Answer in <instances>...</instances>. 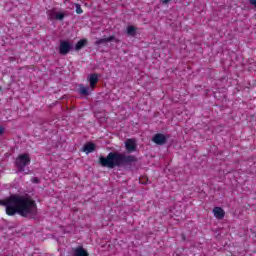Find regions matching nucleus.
<instances>
[{
  "mask_svg": "<svg viewBox=\"0 0 256 256\" xmlns=\"http://www.w3.org/2000/svg\"><path fill=\"white\" fill-rule=\"evenodd\" d=\"M0 205L5 207L6 215H20L21 217H35L37 215V204L31 197L13 194L3 200Z\"/></svg>",
  "mask_w": 256,
  "mask_h": 256,
  "instance_id": "f257e3e1",
  "label": "nucleus"
},
{
  "mask_svg": "<svg viewBox=\"0 0 256 256\" xmlns=\"http://www.w3.org/2000/svg\"><path fill=\"white\" fill-rule=\"evenodd\" d=\"M137 158L131 155H125L119 152H110L107 157L101 156L99 163L102 167H108V169H115V167H121L126 163H135Z\"/></svg>",
  "mask_w": 256,
  "mask_h": 256,
  "instance_id": "f03ea898",
  "label": "nucleus"
},
{
  "mask_svg": "<svg viewBox=\"0 0 256 256\" xmlns=\"http://www.w3.org/2000/svg\"><path fill=\"white\" fill-rule=\"evenodd\" d=\"M31 163L29 154H20L16 159V165L20 171H25V167Z\"/></svg>",
  "mask_w": 256,
  "mask_h": 256,
  "instance_id": "7ed1b4c3",
  "label": "nucleus"
},
{
  "mask_svg": "<svg viewBox=\"0 0 256 256\" xmlns=\"http://www.w3.org/2000/svg\"><path fill=\"white\" fill-rule=\"evenodd\" d=\"M47 17L50 21H63L65 19V13L52 9L47 11Z\"/></svg>",
  "mask_w": 256,
  "mask_h": 256,
  "instance_id": "20e7f679",
  "label": "nucleus"
},
{
  "mask_svg": "<svg viewBox=\"0 0 256 256\" xmlns=\"http://www.w3.org/2000/svg\"><path fill=\"white\" fill-rule=\"evenodd\" d=\"M125 148L128 151V153H133V152L137 151V140L127 139L125 141Z\"/></svg>",
  "mask_w": 256,
  "mask_h": 256,
  "instance_id": "39448f33",
  "label": "nucleus"
},
{
  "mask_svg": "<svg viewBox=\"0 0 256 256\" xmlns=\"http://www.w3.org/2000/svg\"><path fill=\"white\" fill-rule=\"evenodd\" d=\"M71 51V43L69 41H61L59 47L60 55H67Z\"/></svg>",
  "mask_w": 256,
  "mask_h": 256,
  "instance_id": "423d86ee",
  "label": "nucleus"
},
{
  "mask_svg": "<svg viewBox=\"0 0 256 256\" xmlns=\"http://www.w3.org/2000/svg\"><path fill=\"white\" fill-rule=\"evenodd\" d=\"M153 143H156V145H165L167 143V136L164 134H156L152 138Z\"/></svg>",
  "mask_w": 256,
  "mask_h": 256,
  "instance_id": "0eeeda50",
  "label": "nucleus"
},
{
  "mask_svg": "<svg viewBox=\"0 0 256 256\" xmlns=\"http://www.w3.org/2000/svg\"><path fill=\"white\" fill-rule=\"evenodd\" d=\"M111 41H115V43H119V40L116 39L115 36H109L107 38L98 39L95 42V45H107V43H111Z\"/></svg>",
  "mask_w": 256,
  "mask_h": 256,
  "instance_id": "6e6552de",
  "label": "nucleus"
},
{
  "mask_svg": "<svg viewBox=\"0 0 256 256\" xmlns=\"http://www.w3.org/2000/svg\"><path fill=\"white\" fill-rule=\"evenodd\" d=\"M88 82L90 84L91 91L95 89V85L99 83V76L97 74H91L88 76Z\"/></svg>",
  "mask_w": 256,
  "mask_h": 256,
  "instance_id": "1a4fd4ad",
  "label": "nucleus"
},
{
  "mask_svg": "<svg viewBox=\"0 0 256 256\" xmlns=\"http://www.w3.org/2000/svg\"><path fill=\"white\" fill-rule=\"evenodd\" d=\"M213 213L216 219H223V217H225V210L221 207H215Z\"/></svg>",
  "mask_w": 256,
  "mask_h": 256,
  "instance_id": "9d476101",
  "label": "nucleus"
},
{
  "mask_svg": "<svg viewBox=\"0 0 256 256\" xmlns=\"http://www.w3.org/2000/svg\"><path fill=\"white\" fill-rule=\"evenodd\" d=\"M73 256H89V252L85 250L83 247H78L74 249V255Z\"/></svg>",
  "mask_w": 256,
  "mask_h": 256,
  "instance_id": "9b49d317",
  "label": "nucleus"
},
{
  "mask_svg": "<svg viewBox=\"0 0 256 256\" xmlns=\"http://www.w3.org/2000/svg\"><path fill=\"white\" fill-rule=\"evenodd\" d=\"M83 151H84V153L89 155V153H93V151H95V145L93 143L89 142L84 145Z\"/></svg>",
  "mask_w": 256,
  "mask_h": 256,
  "instance_id": "f8f14e48",
  "label": "nucleus"
},
{
  "mask_svg": "<svg viewBox=\"0 0 256 256\" xmlns=\"http://www.w3.org/2000/svg\"><path fill=\"white\" fill-rule=\"evenodd\" d=\"M91 91H93V90H91V87L88 88V87L83 86V85L79 86L80 95H91Z\"/></svg>",
  "mask_w": 256,
  "mask_h": 256,
  "instance_id": "ddd939ff",
  "label": "nucleus"
},
{
  "mask_svg": "<svg viewBox=\"0 0 256 256\" xmlns=\"http://www.w3.org/2000/svg\"><path fill=\"white\" fill-rule=\"evenodd\" d=\"M126 32L130 37H135L137 35V28L135 26H128Z\"/></svg>",
  "mask_w": 256,
  "mask_h": 256,
  "instance_id": "4468645a",
  "label": "nucleus"
},
{
  "mask_svg": "<svg viewBox=\"0 0 256 256\" xmlns=\"http://www.w3.org/2000/svg\"><path fill=\"white\" fill-rule=\"evenodd\" d=\"M85 45H87V39H82V40L78 41L76 44V47H75L76 51L83 49V47H85Z\"/></svg>",
  "mask_w": 256,
  "mask_h": 256,
  "instance_id": "2eb2a0df",
  "label": "nucleus"
},
{
  "mask_svg": "<svg viewBox=\"0 0 256 256\" xmlns=\"http://www.w3.org/2000/svg\"><path fill=\"white\" fill-rule=\"evenodd\" d=\"M75 7H76V13L78 15H81V13H83V9L81 8V5L76 4Z\"/></svg>",
  "mask_w": 256,
  "mask_h": 256,
  "instance_id": "dca6fc26",
  "label": "nucleus"
},
{
  "mask_svg": "<svg viewBox=\"0 0 256 256\" xmlns=\"http://www.w3.org/2000/svg\"><path fill=\"white\" fill-rule=\"evenodd\" d=\"M250 5H254V7H256V0H250Z\"/></svg>",
  "mask_w": 256,
  "mask_h": 256,
  "instance_id": "f3484780",
  "label": "nucleus"
},
{
  "mask_svg": "<svg viewBox=\"0 0 256 256\" xmlns=\"http://www.w3.org/2000/svg\"><path fill=\"white\" fill-rule=\"evenodd\" d=\"M32 183H39V179L38 178H33Z\"/></svg>",
  "mask_w": 256,
  "mask_h": 256,
  "instance_id": "a211bd4d",
  "label": "nucleus"
},
{
  "mask_svg": "<svg viewBox=\"0 0 256 256\" xmlns=\"http://www.w3.org/2000/svg\"><path fill=\"white\" fill-rule=\"evenodd\" d=\"M161 1H162L163 5H167V3H169V1H171V0H161Z\"/></svg>",
  "mask_w": 256,
  "mask_h": 256,
  "instance_id": "6ab92c4d",
  "label": "nucleus"
},
{
  "mask_svg": "<svg viewBox=\"0 0 256 256\" xmlns=\"http://www.w3.org/2000/svg\"><path fill=\"white\" fill-rule=\"evenodd\" d=\"M4 132H5V129L3 127H0V135H3Z\"/></svg>",
  "mask_w": 256,
  "mask_h": 256,
  "instance_id": "aec40b11",
  "label": "nucleus"
},
{
  "mask_svg": "<svg viewBox=\"0 0 256 256\" xmlns=\"http://www.w3.org/2000/svg\"><path fill=\"white\" fill-rule=\"evenodd\" d=\"M0 91H1V86H0Z\"/></svg>",
  "mask_w": 256,
  "mask_h": 256,
  "instance_id": "412c9836",
  "label": "nucleus"
}]
</instances>
